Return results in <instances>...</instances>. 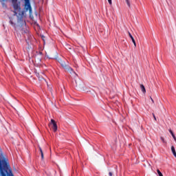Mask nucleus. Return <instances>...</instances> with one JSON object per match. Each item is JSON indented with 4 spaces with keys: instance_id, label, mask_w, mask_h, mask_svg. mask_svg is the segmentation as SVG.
I'll return each mask as SVG.
<instances>
[{
    "instance_id": "nucleus-1",
    "label": "nucleus",
    "mask_w": 176,
    "mask_h": 176,
    "mask_svg": "<svg viewBox=\"0 0 176 176\" xmlns=\"http://www.w3.org/2000/svg\"><path fill=\"white\" fill-rule=\"evenodd\" d=\"M58 63L60 64L61 67H63V69H65L67 72H69V74H75L74 69H72L71 67L67 65L64 60L59 59Z\"/></svg>"
},
{
    "instance_id": "nucleus-2",
    "label": "nucleus",
    "mask_w": 176,
    "mask_h": 176,
    "mask_svg": "<svg viewBox=\"0 0 176 176\" xmlns=\"http://www.w3.org/2000/svg\"><path fill=\"white\" fill-rule=\"evenodd\" d=\"M25 1V9L26 12H30L31 13L32 12V8L31 7V3L30 0H24Z\"/></svg>"
},
{
    "instance_id": "nucleus-3",
    "label": "nucleus",
    "mask_w": 176,
    "mask_h": 176,
    "mask_svg": "<svg viewBox=\"0 0 176 176\" xmlns=\"http://www.w3.org/2000/svg\"><path fill=\"white\" fill-rule=\"evenodd\" d=\"M50 126H52V129L54 130V132L57 131V124L56 123V121L54 120L53 119L51 120Z\"/></svg>"
},
{
    "instance_id": "nucleus-4",
    "label": "nucleus",
    "mask_w": 176,
    "mask_h": 176,
    "mask_svg": "<svg viewBox=\"0 0 176 176\" xmlns=\"http://www.w3.org/2000/svg\"><path fill=\"white\" fill-rule=\"evenodd\" d=\"M129 35L135 46V47L137 46V44L135 43V40L134 39V37H133V35H131V32H129Z\"/></svg>"
},
{
    "instance_id": "nucleus-5",
    "label": "nucleus",
    "mask_w": 176,
    "mask_h": 176,
    "mask_svg": "<svg viewBox=\"0 0 176 176\" xmlns=\"http://www.w3.org/2000/svg\"><path fill=\"white\" fill-rule=\"evenodd\" d=\"M140 89L142 93H146V90L145 89V87L144 86V85H140Z\"/></svg>"
},
{
    "instance_id": "nucleus-6",
    "label": "nucleus",
    "mask_w": 176,
    "mask_h": 176,
    "mask_svg": "<svg viewBox=\"0 0 176 176\" xmlns=\"http://www.w3.org/2000/svg\"><path fill=\"white\" fill-rule=\"evenodd\" d=\"M171 151H172V153L173 154V155L175 156V157H176L175 148L174 147V146H171Z\"/></svg>"
},
{
    "instance_id": "nucleus-7",
    "label": "nucleus",
    "mask_w": 176,
    "mask_h": 176,
    "mask_svg": "<svg viewBox=\"0 0 176 176\" xmlns=\"http://www.w3.org/2000/svg\"><path fill=\"white\" fill-rule=\"evenodd\" d=\"M39 151L41 153V160H43L44 156H43V151H42V148L39 147Z\"/></svg>"
},
{
    "instance_id": "nucleus-8",
    "label": "nucleus",
    "mask_w": 176,
    "mask_h": 176,
    "mask_svg": "<svg viewBox=\"0 0 176 176\" xmlns=\"http://www.w3.org/2000/svg\"><path fill=\"white\" fill-rule=\"evenodd\" d=\"M169 131H170V134H171V135H172L173 140H174L175 141V142H176L175 135H174V133H173V131L170 130Z\"/></svg>"
},
{
    "instance_id": "nucleus-9",
    "label": "nucleus",
    "mask_w": 176,
    "mask_h": 176,
    "mask_svg": "<svg viewBox=\"0 0 176 176\" xmlns=\"http://www.w3.org/2000/svg\"><path fill=\"white\" fill-rule=\"evenodd\" d=\"M127 6H129V8H131V5L130 4V0H125Z\"/></svg>"
},
{
    "instance_id": "nucleus-10",
    "label": "nucleus",
    "mask_w": 176,
    "mask_h": 176,
    "mask_svg": "<svg viewBox=\"0 0 176 176\" xmlns=\"http://www.w3.org/2000/svg\"><path fill=\"white\" fill-rule=\"evenodd\" d=\"M157 173L159 176H163V173H162V172H160V170L159 169L157 170Z\"/></svg>"
},
{
    "instance_id": "nucleus-11",
    "label": "nucleus",
    "mask_w": 176,
    "mask_h": 176,
    "mask_svg": "<svg viewBox=\"0 0 176 176\" xmlns=\"http://www.w3.org/2000/svg\"><path fill=\"white\" fill-rule=\"evenodd\" d=\"M109 176H113V172H109Z\"/></svg>"
},
{
    "instance_id": "nucleus-12",
    "label": "nucleus",
    "mask_w": 176,
    "mask_h": 176,
    "mask_svg": "<svg viewBox=\"0 0 176 176\" xmlns=\"http://www.w3.org/2000/svg\"><path fill=\"white\" fill-rule=\"evenodd\" d=\"M109 5H112V0H108Z\"/></svg>"
},
{
    "instance_id": "nucleus-13",
    "label": "nucleus",
    "mask_w": 176,
    "mask_h": 176,
    "mask_svg": "<svg viewBox=\"0 0 176 176\" xmlns=\"http://www.w3.org/2000/svg\"><path fill=\"white\" fill-rule=\"evenodd\" d=\"M43 78L41 76H38V80H42Z\"/></svg>"
},
{
    "instance_id": "nucleus-14",
    "label": "nucleus",
    "mask_w": 176,
    "mask_h": 176,
    "mask_svg": "<svg viewBox=\"0 0 176 176\" xmlns=\"http://www.w3.org/2000/svg\"><path fill=\"white\" fill-rule=\"evenodd\" d=\"M36 75L37 78H39V76H41V75L39 74V73H36Z\"/></svg>"
},
{
    "instance_id": "nucleus-15",
    "label": "nucleus",
    "mask_w": 176,
    "mask_h": 176,
    "mask_svg": "<svg viewBox=\"0 0 176 176\" xmlns=\"http://www.w3.org/2000/svg\"><path fill=\"white\" fill-rule=\"evenodd\" d=\"M153 116L155 120H156V116H155V113H153Z\"/></svg>"
},
{
    "instance_id": "nucleus-16",
    "label": "nucleus",
    "mask_w": 176,
    "mask_h": 176,
    "mask_svg": "<svg viewBox=\"0 0 176 176\" xmlns=\"http://www.w3.org/2000/svg\"><path fill=\"white\" fill-rule=\"evenodd\" d=\"M161 140L164 142V138L161 137Z\"/></svg>"
},
{
    "instance_id": "nucleus-17",
    "label": "nucleus",
    "mask_w": 176,
    "mask_h": 176,
    "mask_svg": "<svg viewBox=\"0 0 176 176\" xmlns=\"http://www.w3.org/2000/svg\"><path fill=\"white\" fill-rule=\"evenodd\" d=\"M151 101H152L153 102H154L153 99H152V98H151Z\"/></svg>"
},
{
    "instance_id": "nucleus-18",
    "label": "nucleus",
    "mask_w": 176,
    "mask_h": 176,
    "mask_svg": "<svg viewBox=\"0 0 176 176\" xmlns=\"http://www.w3.org/2000/svg\"><path fill=\"white\" fill-rule=\"evenodd\" d=\"M43 39L45 38V36H42Z\"/></svg>"
},
{
    "instance_id": "nucleus-19",
    "label": "nucleus",
    "mask_w": 176,
    "mask_h": 176,
    "mask_svg": "<svg viewBox=\"0 0 176 176\" xmlns=\"http://www.w3.org/2000/svg\"><path fill=\"white\" fill-rule=\"evenodd\" d=\"M41 61V58L38 59Z\"/></svg>"
}]
</instances>
